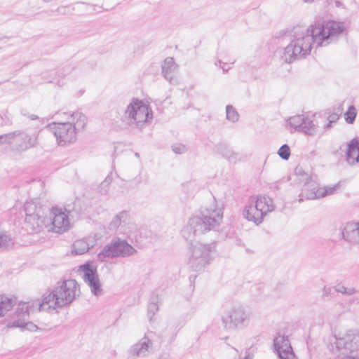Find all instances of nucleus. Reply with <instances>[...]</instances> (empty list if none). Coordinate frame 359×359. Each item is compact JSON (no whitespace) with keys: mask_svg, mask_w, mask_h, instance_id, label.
<instances>
[{"mask_svg":"<svg viewBox=\"0 0 359 359\" xmlns=\"http://www.w3.org/2000/svg\"><path fill=\"white\" fill-rule=\"evenodd\" d=\"M300 131L309 135H313L316 133V126L312 120L305 117Z\"/></svg>","mask_w":359,"mask_h":359,"instance_id":"obj_26","label":"nucleus"},{"mask_svg":"<svg viewBox=\"0 0 359 359\" xmlns=\"http://www.w3.org/2000/svg\"><path fill=\"white\" fill-rule=\"evenodd\" d=\"M125 116L130 125L142 128L153 118L151 109L138 99H133L125 110Z\"/></svg>","mask_w":359,"mask_h":359,"instance_id":"obj_8","label":"nucleus"},{"mask_svg":"<svg viewBox=\"0 0 359 359\" xmlns=\"http://www.w3.org/2000/svg\"><path fill=\"white\" fill-rule=\"evenodd\" d=\"M303 201H304V198H302V194H300V195H299V203H301V202H302Z\"/></svg>","mask_w":359,"mask_h":359,"instance_id":"obj_42","label":"nucleus"},{"mask_svg":"<svg viewBox=\"0 0 359 359\" xmlns=\"http://www.w3.org/2000/svg\"><path fill=\"white\" fill-rule=\"evenodd\" d=\"M72 11H73V9H70L68 6H60L57 9V11L60 14H67Z\"/></svg>","mask_w":359,"mask_h":359,"instance_id":"obj_36","label":"nucleus"},{"mask_svg":"<svg viewBox=\"0 0 359 359\" xmlns=\"http://www.w3.org/2000/svg\"><path fill=\"white\" fill-rule=\"evenodd\" d=\"M223 219V212L217 208L215 200L208 208H202L198 214L191 217L182 230V237L190 243L188 264L195 271H203L212 260L215 243L195 241L196 237L207 231L216 230Z\"/></svg>","mask_w":359,"mask_h":359,"instance_id":"obj_1","label":"nucleus"},{"mask_svg":"<svg viewBox=\"0 0 359 359\" xmlns=\"http://www.w3.org/2000/svg\"><path fill=\"white\" fill-rule=\"evenodd\" d=\"M25 212V226L29 233H37L44 229L47 230V218L41 215V208L33 202H27L24 206Z\"/></svg>","mask_w":359,"mask_h":359,"instance_id":"obj_13","label":"nucleus"},{"mask_svg":"<svg viewBox=\"0 0 359 359\" xmlns=\"http://www.w3.org/2000/svg\"><path fill=\"white\" fill-rule=\"evenodd\" d=\"M304 118L303 115H296L290 117L288 122L292 128H294L296 130L300 131V128L304 121Z\"/></svg>","mask_w":359,"mask_h":359,"instance_id":"obj_28","label":"nucleus"},{"mask_svg":"<svg viewBox=\"0 0 359 359\" xmlns=\"http://www.w3.org/2000/svg\"><path fill=\"white\" fill-rule=\"evenodd\" d=\"M346 159L351 165L359 163V140L358 138H353L348 143Z\"/></svg>","mask_w":359,"mask_h":359,"instance_id":"obj_21","label":"nucleus"},{"mask_svg":"<svg viewBox=\"0 0 359 359\" xmlns=\"http://www.w3.org/2000/svg\"><path fill=\"white\" fill-rule=\"evenodd\" d=\"M35 310L40 311L36 305V300L30 302H20L18 304L13 316V320L8 323V328L20 327L30 331L37 329V326L29 321L30 312Z\"/></svg>","mask_w":359,"mask_h":359,"instance_id":"obj_11","label":"nucleus"},{"mask_svg":"<svg viewBox=\"0 0 359 359\" xmlns=\"http://www.w3.org/2000/svg\"><path fill=\"white\" fill-rule=\"evenodd\" d=\"M275 209L272 198L263 195L252 196L245 204L243 216L256 225L260 224L266 215Z\"/></svg>","mask_w":359,"mask_h":359,"instance_id":"obj_6","label":"nucleus"},{"mask_svg":"<svg viewBox=\"0 0 359 359\" xmlns=\"http://www.w3.org/2000/svg\"><path fill=\"white\" fill-rule=\"evenodd\" d=\"M112 182V177L109 175L99 186V191L101 194H107L109 190V185Z\"/></svg>","mask_w":359,"mask_h":359,"instance_id":"obj_30","label":"nucleus"},{"mask_svg":"<svg viewBox=\"0 0 359 359\" xmlns=\"http://www.w3.org/2000/svg\"><path fill=\"white\" fill-rule=\"evenodd\" d=\"M62 113H63V112H58V113L57 114V116H57V118H60V117H61V118L62 119V121H65V118L66 116H64V115H62H62H60H60H58V114H62Z\"/></svg>","mask_w":359,"mask_h":359,"instance_id":"obj_40","label":"nucleus"},{"mask_svg":"<svg viewBox=\"0 0 359 359\" xmlns=\"http://www.w3.org/2000/svg\"><path fill=\"white\" fill-rule=\"evenodd\" d=\"M295 173L299 182L304 184L303 191H306V198L309 200L321 198L333 194L338 187V184L332 187H318L317 182L301 168H297Z\"/></svg>","mask_w":359,"mask_h":359,"instance_id":"obj_10","label":"nucleus"},{"mask_svg":"<svg viewBox=\"0 0 359 359\" xmlns=\"http://www.w3.org/2000/svg\"><path fill=\"white\" fill-rule=\"evenodd\" d=\"M44 2H48L50 0H43Z\"/></svg>","mask_w":359,"mask_h":359,"instance_id":"obj_46","label":"nucleus"},{"mask_svg":"<svg viewBox=\"0 0 359 359\" xmlns=\"http://www.w3.org/2000/svg\"><path fill=\"white\" fill-rule=\"evenodd\" d=\"M335 4H336L337 7H341L342 6V4L340 1H337L335 2Z\"/></svg>","mask_w":359,"mask_h":359,"instance_id":"obj_41","label":"nucleus"},{"mask_svg":"<svg viewBox=\"0 0 359 359\" xmlns=\"http://www.w3.org/2000/svg\"><path fill=\"white\" fill-rule=\"evenodd\" d=\"M135 156L136 157H137V158H138V157L140 156L139 153H137V152H136V153L135 154Z\"/></svg>","mask_w":359,"mask_h":359,"instance_id":"obj_44","label":"nucleus"},{"mask_svg":"<svg viewBox=\"0 0 359 359\" xmlns=\"http://www.w3.org/2000/svg\"><path fill=\"white\" fill-rule=\"evenodd\" d=\"M278 154L282 159L288 160L290 156V147L287 144L282 145L278 151Z\"/></svg>","mask_w":359,"mask_h":359,"instance_id":"obj_32","label":"nucleus"},{"mask_svg":"<svg viewBox=\"0 0 359 359\" xmlns=\"http://www.w3.org/2000/svg\"><path fill=\"white\" fill-rule=\"evenodd\" d=\"M128 216V212L126 210L118 212L113 217L108 224V229L111 231H116L121 225L126 224Z\"/></svg>","mask_w":359,"mask_h":359,"instance_id":"obj_23","label":"nucleus"},{"mask_svg":"<svg viewBox=\"0 0 359 359\" xmlns=\"http://www.w3.org/2000/svg\"><path fill=\"white\" fill-rule=\"evenodd\" d=\"M62 115L66 116L64 121L50 123L46 129L54 135L59 146L65 147L76 142L77 133L86 124V117L79 111H64Z\"/></svg>","mask_w":359,"mask_h":359,"instance_id":"obj_3","label":"nucleus"},{"mask_svg":"<svg viewBox=\"0 0 359 359\" xmlns=\"http://www.w3.org/2000/svg\"><path fill=\"white\" fill-rule=\"evenodd\" d=\"M332 121H330V122L326 125V128H329L331 126Z\"/></svg>","mask_w":359,"mask_h":359,"instance_id":"obj_43","label":"nucleus"},{"mask_svg":"<svg viewBox=\"0 0 359 359\" xmlns=\"http://www.w3.org/2000/svg\"><path fill=\"white\" fill-rule=\"evenodd\" d=\"M21 114L25 116H28L31 120H36L38 118V116L36 115H34V114H31V115H29L28 114H27L25 110H22L21 111Z\"/></svg>","mask_w":359,"mask_h":359,"instance_id":"obj_38","label":"nucleus"},{"mask_svg":"<svg viewBox=\"0 0 359 359\" xmlns=\"http://www.w3.org/2000/svg\"><path fill=\"white\" fill-rule=\"evenodd\" d=\"M172 150L177 154H182L187 151V148L182 144H175L172 146Z\"/></svg>","mask_w":359,"mask_h":359,"instance_id":"obj_35","label":"nucleus"},{"mask_svg":"<svg viewBox=\"0 0 359 359\" xmlns=\"http://www.w3.org/2000/svg\"><path fill=\"white\" fill-rule=\"evenodd\" d=\"M215 151L221 154L230 163H236L240 161L238 153L234 151L227 144L224 142L218 143L215 147Z\"/></svg>","mask_w":359,"mask_h":359,"instance_id":"obj_22","label":"nucleus"},{"mask_svg":"<svg viewBox=\"0 0 359 359\" xmlns=\"http://www.w3.org/2000/svg\"><path fill=\"white\" fill-rule=\"evenodd\" d=\"M346 120L347 123H352L355 121V118L356 116V112H355V109L353 105H351L348 107V109L347 112L346 113Z\"/></svg>","mask_w":359,"mask_h":359,"instance_id":"obj_34","label":"nucleus"},{"mask_svg":"<svg viewBox=\"0 0 359 359\" xmlns=\"http://www.w3.org/2000/svg\"><path fill=\"white\" fill-rule=\"evenodd\" d=\"M158 297H154L148 305V318L149 321H151L154 316L158 312Z\"/></svg>","mask_w":359,"mask_h":359,"instance_id":"obj_27","label":"nucleus"},{"mask_svg":"<svg viewBox=\"0 0 359 359\" xmlns=\"http://www.w3.org/2000/svg\"><path fill=\"white\" fill-rule=\"evenodd\" d=\"M136 252L137 250L126 240L115 237L103 247L98 253L97 258L104 262L106 259L128 257Z\"/></svg>","mask_w":359,"mask_h":359,"instance_id":"obj_9","label":"nucleus"},{"mask_svg":"<svg viewBox=\"0 0 359 359\" xmlns=\"http://www.w3.org/2000/svg\"><path fill=\"white\" fill-rule=\"evenodd\" d=\"M80 294V287L74 279L57 282L54 289L44 294L41 300L36 299L39 310L55 309L69 305Z\"/></svg>","mask_w":359,"mask_h":359,"instance_id":"obj_4","label":"nucleus"},{"mask_svg":"<svg viewBox=\"0 0 359 359\" xmlns=\"http://www.w3.org/2000/svg\"><path fill=\"white\" fill-rule=\"evenodd\" d=\"M273 348L280 359H297L287 337L276 336L273 339Z\"/></svg>","mask_w":359,"mask_h":359,"instance_id":"obj_16","label":"nucleus"},{"mask_svg":"<svg viewBox=\"0 0 359 359\" xmlns=\"http://www.w3.org/2000/svg\"><path fill=\"white\" fill-rule=\"evenodd\" d=\"M79 271L82 275L84 282L90 287L91 292L95 296H100L102 294V290L97 273V267L89 262H86L79 266Z\"/></svg>","mask_w":359,"mask_h":359,"instance_id":"obj_15","label":"nucleus"},{"mask_svg":"<svg viewBox=\"0 0 359 359\" xmlns=\"http://www.w3.org/2000/svg\"><path fill=\"white\" fill-rule=\"evenodd\" d=\"M14 240L8 234L0 232V250L11 249L14 245Z\"/></svg>","mask_w":359,"mask_h":359,"instance_id":"obj_25","label":"nucleus"},{"mask_svg":"<svg viewBox=\"0 0 359 359\" xmlns=\"http://www.w3.org/2000/svg\"><path fill=\"white\" fill-rule=\"evenodd\" d=\"M226 118L232 123H236L238 121L239 114L232 105L229 104L226 107Z\"/></svg>","mask_w":359,"mask_h":359,"instance_id":"obj_29","label":"nucleus"},{"mask_svg":"<svg viewBox=\"0 0 359 359\" xmlns=\"http://www.w3.org/2000/svg\"><path fill=\"white\" fill-rule=\"evenodd\" d=\"M334 290L337 292L341 293L348 296L352 295L356 292L354 287H346L340 283L335 285Z\"/></svg>","mask_w":359,"mask_h":359,"instance_id":"obj_31","label":"nucleus"},{"mask_svg":"<svg viewBox=\"0 0 359 359\" xmlns=\"http://www.w3.org/2000/svg\"><path fill=\"white\" fill-rule=\"evenodd\" d=\"M218 65L221 66V68L222 69L224 73L226 72L229 69V67L226 68V64L223 63L221 60H218L217 62H215L216 66H217Z\"/></svg>","mask_w":359,"mask_h":359,"instance_id":"obj_37","label":"nucleus"},{"mask_svg":"<svg viewBox=\"0 0 359 359\" xmlns=\"http://www.w3.org/2000/svg\"><path fill=\"white\" fill-rule=\"evenodd\" d=\"M16 304V298L0 295V317L4 316Z\"/></svg>","mask_w":359,"mask_h":359,"instance_id":"obj_24","label":"nucleus"},{"mask_svg":"<svg viewBox=\"0 0 359 359\" xmlns=\"http://www.w3.org/2000/svg\"><path fill=\"white\" fill-rule=\"evenodd\" d=\"M11 124L12 116L7 111L0 114V126H10Z\"/></svg>","mask_w":359,"mask_h":359,"instance_id":"obj_33","label":"nucleus"},{"mask_svg":"<svg viewBox=\"0 0 359 359\" xmlns=\"http://www.w3.org/2000/svg\"><path fill=\"white\" fill-rule=\"evenodd\" d=\"M250 311L238 306L227 311L222 317V324L226 330H241L250 325Z\"/></svg>","mask_w":359,"mask_h":359,"instance_id":"obj_12","label":"nucleus"},{"mask_svg":"<svg viewBox=\"0 0 359 359\" xmlns=\"http://www.w3.org/2000/svg\"><path fill=\"white\" fill-rule=\"evenodd\" d=\"M37 138L36 133L15 130L0 135V144H8L12 150L22 152L34 147L37 143Z\"/></svg>","mask_w":359,"mask_h":359,"instance_id":"obj_7","label":"nucleus"},{"mask_svg":"<svg viewBox=\"0 0 359 359\" xmlns=\"http://www.w3.org/2000/svg\"><path fill=\"white\" fill-rule=\"evenodd\" d=\"M346 29L344 22L316 20L309 27L297 26L290 43L283 50L281 59L286 63L301 60L310 55L313 45L326 46L336 41Z\"/></svg>","mask_w":359,"mask_h":359,"instance_id":"obj_2","label":"nucleus"},{"mask_svg":"<svg viewBox=\"0 0 359 359\" xmlns=\"http://www.w3.org/2000/svg\"><path fill=\"white\" fill-rule=\"evenodd\" d=\"M97 238L96 235L89 236L86 238L76 241L72 246V252L75 255H83L93 248Z\"/></svg>","mask_w":359,"mask_h":359,"instance_id":"obj_18","label":"nucleus"},{"mask_svg":"<svg viewBox=\"0 0 359 359\" xmlns=\"http://www.w3.org/2000/svg\"><path fill=\"white\" fill-rule=\"evenodd\" d=\"M70 228L68 212L66 209L53 207L50 210L49 218H47V231L63 233Z\"/></svg>","mask_w":359,"mask_h":359,"instance_id":"obj_14","label":"nucleus"},{"mask_svg":"<svg viewBox=\"0 0 359 359\" xmlns=\"http://www.w3.org/2000/svg\"><path fill=\"white\" fill-rule=\"evenodd\" d=\"M328 348L336 359H359L351 354L359 350V332L349 330L341 336L334 335L330 339Z\"/></svg>","mask_w":359,"mask_h":359,"instance_id":"obj_5","label":"nucleus"},{"mask_svg":"<svg viewBox=\"0 0 359 359\" xmlns=\"http://www.w3.org/2000/svg\"><path fill=\"white\" fill-rule=\"evenodd\" d=\"M313 0H305V2H313Z\"/></svg>","mask_w":359,"mask_h":359,"instance_id":"obj_45","label":"nucleus"},{"mask_svg":"<svg viewBox=\"0 0 359 359\" xmlns=\"http://www.w3.org/2000/svg\"><path fill=\"white\" fill-rule=\"evenodd\" d=\"M343 238L348 243L356 244L359 242V223L348 222L341 229Z\"/></svg>","mask_w":359,"mask_h":359,"instance_id":"obj_19","label":"nucleus"},{"mask_svg":"<svg viewBox=\"0 0 359 359\" xmlns=\"http://www.w3.org/2000/svg\"><path fill=\"white\" fill-rule=\"evenodd\" d=\"M244 359H248V357H245V358H244Z\"/></svg>","mask_w":359,"mask_h":359,"instance_id":"obj_47","label":"nucleus"},{"mask_svg":"<svg viewBox=\"0 0 359 359\" xmlns=\"http://www.w3.org/2000/svg\"><path fill=\"white\" fill-rule=\"evenodd\" d=\"M177 65L172 57H166L161 65V72L164 78L170 83H174Z\"/></svg>","mask_w":359,"mask_h":359,"instance_id":"obj_20","label":"nucleus"},{"mask_svg":"<svg viewBox=\"0 0 359 359\" xmlns=\"http://www.w3.org/2000/svg\"><path fill=\"white\" fill-rule=\"evenodd\" d=\"M151 346V341L147 337H144L130 348L128 350L129 357L132 359L144 357L149 353Z\"/></svg>","mask_w":359,"mask_h":359,"instance_id":"obj_17","label":"nucleus"},{"mask_svg":"<svg viewBox=\"0 0 359 359\" xmlns=\"http://www.w3.org/2000/svg\"><path fill=\"white\" fill-rule=\"evenodd\" d=\"M332 292L331 287H325L323 289V295L324 297H327Z\"/></svg>","mask_w":359,"mask_h":359,"instance_id":"obj_39","label":"nucleus"}]
</instances>
